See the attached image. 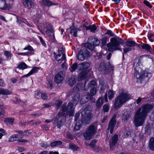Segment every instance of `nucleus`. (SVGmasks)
<instances>
[{"label":"nucleus","mask_w":154,"mask_h":154,"mask_svg":"<svg viewBox=\"0 0 154 154\" xmlns=\"http://www.w3.org/2000/svg\"><path fill=\"white\" fill-rule=\"evenodd\" d=\"M116 123V121H110L109 122L108 129H110V132L112 134L114 128L115 124Z\"/></svg>","instance_id":"19"},{"label":"nucleus","mask_w":154,"mask_h":154,"mask_svg":"<svg viewBox=\"0 0 154 154\" xmlns=\"http://www.w3.org/2000/svg\"><path fill=\"white\" fill-rule=\"evenodd\" d=\"M80 99V95L79 93H76L73 98L72 100L73 103L75 106Z\"/></svg>","instance_id":"21"},{"label":"nucleus","mask_w":154,"mask_h":154,"mask_svg":"<svg viewBox=\"0 0 154 154\" xmlns=\"http://www.w3.org/2000/svg\"><path fill=\"white\" fill-rule=\"evenodd\" d=\"M107 39V37H104L102 39V44L103 46H105L106 45Z\"/></svg>","instance_id":"52"},{"label":"nucleus","mask_w":154,"mask_h":154,"mask_svg":"<svg viewBox=\"0 0 154 154\" xmlns=\"http://www.w3.org/2000/svg\"><path fill=\"white\" fill-rule=\"evenodd\" d=\"M104 99L103 98H100L98 99L96 105L97 107H100L102 105L103 103Z\"/></svg>","instance_id":"29"},{"label":"nucleus","mask_w":154,"mask_h":154,"mask_svg":"<svg viewBox=\"0 0 154 154\" xmlns=\"http://www.w3.org/2000/svg\"><path fill=\"white\" fill-rule=\"evenodd\" d=\"M100 93H103L106 88V85L105 83H103L100 85Z\"/></svg>","instance_id":"41"},{"label":"nucleus","mask_w":154,"mask_h":154,"mask_svg":"<svg viewBox=\"0 0 154 154\" xmlns=\"http://www.w3.org/2000/svg\"><path fill=\"white\" fill-rule=\"evenodd\" d=\"M2 3L4 4L3 6L1 8L4 10L9 9L10 6L13 3L14 0H0Z\"/></svg>","instance_id":"12"},{"label":"nucleus","mask_w":154,"mask_h":154,"mask_svg":"<svg viewBox=\"0 0 154 154\" xmlns=\"http://www.w3.org/2000/svg\"><path fill=\"white\" fill-rule=\"evenodd\" d=\"M111 67V65L109 64L108 65H107L106 63L104 61H102L99 68V69L100 71H104L108 70L110 69V67Z\"/></svg>","instance_id":"17"},{"label":"nucleus","mask_w":154,"mask_h":154,"mask_svg":"<svg viewBox=\"0 0 154 154\" xmlns=\"http://www.w3.org/2000/svg\"><path fill=\"white\" fill-rule=\"evenodd\" d=\"M24 50H28L30 51H33L34 49L30 45H28L26 47L24 48Z\"/></svg>","instance_id":"51"},{"label":"nucleus","mask_w":154,"mask_h":154,"mask_svg":"<svg viewBox=\"0 0 154 154\" xmlns=\"http://www.w3.org/2000/svg\"><path fill=\"white\" fill-rule=\"evenodd\" d=\"M148 146L149 149L154 151V137H151L149 141Z\"/></svg>","instance_id":"24"},{"label":"nucleus","mask_w":154,"mask_h":154,"mask_svg":"<svg viewBox=\"0 0 154 154\" xmlns=\"http://www.w3.org/2000/svg\"><path fill=\"white\" fill-rule=\"evenodd\" d=\"M73 106H75L72 102L68 103L67 107L66 104H63L62 108V111L63 112H66L67 115H69V116H72L73 115L74 112Z\"/></svg>","instance_id":"7"},{"label":"nucleus","mask_w":154,"mask_h":154,"mask_svg":"<svg viewBox=\"0 0 154 154\" xmlns=\"http://www.w3.org/2000/svg\"><path fill=\"white\" fill-rule=\"evenodd\" d=\"M105 34L109 35L111 36H112L114 35V33L110 30H107Z\"/></svg>","instance_id":"57"},{"label":"nucleus","mask_w":154,"mask_h":154,"mask_svg":"<svg viewBox=\"0 0 154 154\" xmlns=\"http://www.w3.org/2000/svg\"><path fill=\"white\" fill-rule=\"evenodd\" d=\"M38 37H39V38L41 42H42V45L44 46H45L46 45V44L45 43L44 41L42 39V38L41 37H40V36H39Z\"/></svg>","instance_id":"61"},{"label":"nucleus","mask_w":154,"mask_h":154,"mask_svg":"<svg viewBox=\"0 0 154 154\" xmlns=\"http://www.w3.org/2000/svg\"><path fill=\"white\" fill-rule=\"evenodd\" d=\"M82 117L81 119L82 123L83 124H89L91 118L90 110L87 108H85L82 112Z\"/></svg>","instance_id":"6"},{"label":"nucleus","mask_w":154,"mask_h":154,"mask_svg":"<svg viewBox=\"0 0 154 154\" xmlns=\"http://www.w3.org/2000/svg\"><path fill=\"white\" fill-rule=\"evenodd\" d=\"M41 146L42 147H44L45 148H46L48 147L49 146L48 144L46 142H44L42 144Z\"/></svg>","instance_id":"56"},{"label":"nucleus","mask_w":154,"mask_h":154,"mask_svg":"<svg viewBox=\"0 0 154 154\" xmlns=\"http://www.w3.org/2000/svg\"><path fill=\"white\" fill-rule=\"evenodd\" d=\"M46 29L45 31L46 35L49 37L50 39L53 41L54 40V33L52 26L50 24H46Z\"/></svg>","instance_id":"10"},{"label":"nucleus","mask_w":154,"mask_h":154,"mask_svg":"<svg viewBox=\"0 0 154 154\" xmlns=\"http://www.w3.org/2000/svg\"><path fill=\"white\" fill-rule=\"evenodd\" d=\"M67 30L68 32H69L74 36L76 37L77 36V32L79 30V29L75 27L73 24V25L69 28Z\"/></svg>","instance_id":"16"},{"label":"nucleus","mask_w":154,"mask_h":154,"mask_svg":"<svg viewBox=\"0 0 154 154\" xmlns=\"http://www.w3.org/2000/svg\"><path fill=\"white\" fill-rule=\"evenodd\" d=\"M4 54L8 58L9 57H11V56L10 53L7 51H5Z\"/></svg>","instance_id":"59"},{"label":"nucleus","mask_w":154,"mask_h":154,"mask_svg":"<svg viewBox=\"0 0 154 154\" xmlns=\"http://www.w3.org/2000/svg\"><path fill=\"white\" fill-rule=\"evenodd\" d=\"M148 38L149 41L152 42H154V34L152 33H149L148 35Z\"/></svg>","instance_id":"43"},{"label":"nucleus","mask_w":154,"mask_h":154,"mask_svg":"<svg viewBox=\"0 0 154 154\" xmlns=\"http://www.w3.org/2000/svg\"><path fill=\"white\" fill-rule=\"evenodd\" d=\"M63 49L61 48L59 50L57 53H55L54 52L55 59L59 63H61L63 61L65 60H66L65 54L63 53Z\"/></svg>","instance_id":"9"},{"label":"nucleus","mask_w":154,"mask_h":154,"mask_svg":"<svg viewBox=\"0 0 154 154\" xmlns=\"http://www.w3.org/2000/svg\"><path fill=\"white\" fill-rule=\"evenodd\" d=\"M62 101L60 100H57L55 102V104L57 106V108L58 109L60 106V105L62 104Z\"/></svg>","instance_id":"47"},{"label":"nucleus","mask_w":154,"mask_h":154,"mask_svg":"<svg viewBox=\"0 0 154 154\" xmlns=\"http://www.w3.org/2000/svg\"><path fill=\"white\" fill-rule=\"evenodd\" d=\"M130 118L129 115L127 113H125L122 116V119L123 122H125L128 120Z\"/></svg>","instance_id":"34"},{"label":"nucleus","mask_w":154,"mask_h":154,"mask_svg":"<svg viewBox=\"0 0 154 154\" xmlns=\"http://www.w3.org/2000/svg\"><path fill=\"white\" fill-rule=\"evenodd\" d=\"M97 127L93 125H90L87 128L86 131L84 133L83 135L85 139L87 140H90L92 136L96 133Z\"/></svg>","instance_id":"5"},{"label":"nucleus","mask_w":154,"mask_h":154,"mask_svg":"<svg viewBox=\"0 0 154 154\" xmlns=\"http://www.w3.org/2000/svg\"><path fill=\"white\" fill-rule=\"evenodd\" d=\"M131 48H124L123 49L124 52V53H126L128 51H131Z\"/></svg>","instance_id":"64"},{"label":"nucleus","mask_w":154,"mask_h":154,"mask_svg":"<svg viewBox=\"0 0 154 154\" xmlns=\"http://www.w3.org/2000/svg\"><path fill=\"white\" fill-rule=\"evenodd\" d=\"M118 140V135L115 134L111 139L109 142V146L111 149L113 150L115 147V145Z\"/></svg>","instance_id":"15"},{"label":"nucleus","mask_w":154,"mask_h":154,"mask_svg":"<svg viewBox=\"0 0 154 154\" xmlns=\"http://www.w3.org/2000/svg\"><path fill=\"white\" fill-rule=\"evenodd\" d=\"M11 94V92L8 89L0 88V95L3 94L7 95L8 94Z\"/></svg>","instance_id":"28"},{"label":"nucleus","mask_w":154,"mask_h":154,"mask_svg":"<svg viewBox=\"0 0 154 154\" xmlns=\"http://www.w3.org/2000/svg\"><path fill=\"white\" fill-rule=\"evenodd\" d=\"M103 110L105 112H107L109 110V107L107 105H104L103 107Z\"/></svg>","instance_id":"55"},{"label":"nucleus","mask_w":154,"mask_h":154,"mask_svg":"<svg viewBox=\"0 0 154 154\" xmlns=\"http://www.w3.org/2000/svg\"><path fill=\"white\" fill-rule=\"evenodd\" d=\"M96 85V82L94 80L91 81L88 84V86L90 87L94 88Z\"/></svg>","instance_id":"45"},{"label":"nucleus","mask_w":154,"mask_h":154,"mask_svg":"<svg viewBox=\"0 0 154 154\" xmlns=\"http://www.w3.org/2000/svg\"><path fill=\"white\" fill-rule=\"evenodd\" d=\"M87 72L86 70H84L81 72L79 75V80H81L84 79L86 76Z\"/></svg>","instance_id":"25"},{"label":"nucleus","mask_w":154,"mask_h":154,"mask_svg":"<svg viewBox=\"0 0 154 154\" xmlns=\"http://www.w3.org/2000/svg\"><path fill=\"white\" fill-rule=\"evenodd\" d=\"M136 43L133 41H127L126 42V45L127 47H132L135 45Z\"/></svg>","instance_id":"37"},{"label":"nucleus","mask_w":154,"mask_h":154,"mask_svg":"<svg viewBox=\"0 0 154 154\" xmlns=\"http://www.w3.org/2000/svg\"><path fill=\"white\" fill-rule=\"evenodd\" d=\"M39 69V68H34L28 74L25 75L23 76L25 77H28L32 74L33 73L36 72Z\"/></svg>","instance_id":"27"},{"label":"nucleus","mask_w":154,"mask_h":154,"mask_svg":"<svg viewBox=\"0 0 154 154\" xmlns=\"http://www.w3.org/2000/svg\"><path fill=\"white\" fill-rule=\"evenodd\" d=\"M64 75L63 72L61 71L57 74L54 77V81L58 84L61 82L64 79Z\"/></svg>","instance_id":"14"},{"label":"nucleus","mask_w":154,"mask_h":154,"mask_svg":"<svg viewBox=\"0 0 154 154\" xmlns=\"http://www.w3.org/2000/svg\"><path fill=\"white\" fill-rule=\"evenodd\" d=\"M41 96L42 99L44 100H46L48 98V95L45 93H42Z\"/></svg>","instance_id":"48"},{"label":"nucleus","mask_w":154,"mask_h":154,"mask_svg":"<svg viewBox=\"0 0 154 154\" xmlns=\"http://www.w3.org/2000/svg\"><path fill=\"white\" fill-rule=\"evenodd\" d=\"M97 91V88H93L91 90L90 93L88 94V95L90 98H91V97L96 94Z\"/></svg>","instance_id":"33"},{"label":"nucleus","mask_w":154,"mask_h":154,"mask_svg":"<svg viewBox=\"0 0 154 154\" xmlns=\"http://www.w3.org/2000/svg\"><path fill=\"white\" fill-rule=\"evenodd\" d=\"M90 66V64L88 62H83L78 65V68L80 70L86 69Z\"/></svg>","instance_id":"18"},{"label":"nucleus","mask_w":154,"mask_h":154,"mask_svg":"<svg viewBox=\"0 0 154 154\" xmlns=\"http://www.w3.org/2000/svg\"><path fill=\"white\" fill-rule=\"evenodd\" d=\"M41 4L42 5L49 7L54 5L55 4L49 0H42L41 2Z\"/></svg>","instance_id":"23"},{"label":"nucleus","mask_w":154,"mask_h":154,"mask_svg":"<svg viewBox=\"0 0 154 154\" xmlns=\"http://www.w3.org/2000/svg\"><path fill=\"white\" fill-rule=\"evenodd\" d=\"M91 55V53L87 48H85L80 50L79 52L77 58L78 60H83L87 59Z\"/></svg>","instance_id":"8"},{"label":"nucleus","mask_w":154,"mask_h":154,"mask_svg":"<svg viewBox=\"0 0 154 154\" xmlns=\"http://www.w3.org/2000/svg\"><path fill=\"white\" fill-rule=\"evenodd\" d=\"M142 48L148 51H151L152 49L150 46L148 44H143L141 46Z\"/></svg>","instance_id":"30"},{"label":"nucleus","mask_w":154,"mask_h":154,"mask_svg":"<svg viewBox=\"0 0 154 154\" xmlns=\"http://www.w3.org/2000/svg\"><path fill=\"white\" fill-rule=\"evenodd\" d=\"M123 41L119 37H114L110 39V42L107 44L108 50L113 51L115 50H120L119 48L120 44H122Z\"/></svg>","instance_id":"3"},{"label":"nucleus","mask_w":154,"mask_h":154,"mask_svg":"<svg viewBox=\"0 0 154 154\" xmlns=\"http://www.w3.org/2000/svg\"><path fill=\"white\" fill-rule=\"evenodd\" d=\"M114 92L112 90H109L108 93V98L109 99H112L114 97Z\"/></svg>","instance_id":"39"},{"label":"nucleus","mask_w":154,"mask_h":154,"mask_svg":"<svg viewBox=\"0 0 154 154\" xmlns=\"http://www.w3.org/2000/svg\"><path fill=\"white\" fill-rule=\"evenodd\" d=\"M66 136L68 138L71 140H72L73 138L72 135L69 132L66 133Z\"/></svg>","instance_id":"53"},{"label":"nucleus","mask_w":154,"mask_h":154,"mask_svg":"<svg viewBox=\"0 0 154 154\" xmlns=\"http://www.w3.org/2000/svg\"><path fill=\"white\" fill-rule=\"evenodd\" d=\"M97 142V140H94L91 141L90 144H89V145L91 146V147L94 150H96V145L95 143Z\"/></svg>","instance_id":"40"},{"label":"nucleus","mask_w":154,"mask_h":154,"mask_svg":"<svg viewBox=\"0 0 154 154\" xmlns=\"http://www.w3.org/2000/svg\"><path fill=\"white\" fill-rule=\"evenodd\" d=\"M143 3L146 5L149 8H152V6L150 4L149 2L148 1L145 0L143 1Z\"/></svg>","instance_id":"54"},{"label":"nucleus","mask_w":154,"mask_h":154,"mask_svg":"<svg viewBox=\"0 0 154 154\" xmlns=\"http://www.w3.org/2000/svg\"><path fill=\"white\" fill-rule=\"evenodd\" d=\"M27 67V65L24 62L20 63L18 65L17 67L15 68V71L17 73H18V71H17V69H23Z\"/></svg>","instance_id":"20"},{"label":"nucleus","mask_w":154,"mask_h":154,"mask_svg":"<svg viewBox=\"0 0 154 154\" xmlns=\"http://www.w3.org/2000/svg\"><path fill=\"white\" fill-rule=\"evenodd\" d=\"M22 2L24 6L29 9L33 8L35 5L34 1L31 0H22Z\"/></svg>","instance_id":"13"},{"label":"nucleus","mask_w":154,"mask_h":154,"mask_svg":"<svg viewBox=\"0 0 154 154\" xmlns=\"http://www.w3.org/2000/svg\"><path fill=\"white\" fill-rule=\"evenodd\" d=\"M88 95H85L83 96L81 100L83 101V103H85L88 101Z\"/></svg>","instance_id":"46"},{"label":"nucleus","mask_w":154,"mask_h":154,"mask_svg":"<svg viewBox=\"0 0 154 154\" xmlns=\"http://www.w3.org/2000/svg\"><path fill=\"white\" fill-rule=\"evenodd\" d=\"M47 85V88H48L51 89L53 87L52 82L51 80L49 81Z\"/></svg>","instance_id":"49"},{"label":"nucleus","mask_w":154,"mask_h":154,"mask_svg":"<svg viewBox=\"0 0 154 154\" xmlns=\"http://www.w3.org/2000/svg\"><path fill=\"white\" fill-rule=\"evenodd\" d=\"M151 105L146 104L142 105L136 112L134 117V123L136 127L142 126L148 112L153 109Z\"/></svg>","instance_id":"1"},{"label":"nucleus","mask_w":154,"mask_h":154,"mask_svg":"<svg viewBox=\"0 0 154 154\" xmlns=\"http://www.w3.org/2000/svg\"><path fill=\"white\" fill-rule=\"evenodd\" d=\"M64 114L65 113H64L61 112H59L56 118L54 120L55 122L56 121H57L58 120L60 119V121L58 122L57 125V127L59 128H60L63 125L62 119V118H63V116Z\"/></svg>","instance_id":"11"},{"label":"nucleus","mask_w":154,"mask_h":154,"mask_svg":"<svg viewBox=\"0 0 154 154\" xmlns=\"http://www.w3.org/2000/svg\"><path fill=\"white\" fill-rule=\"evenodd\" d=\"M134 67L135 71L134 73V76L137 79L138 81H139L140 82L146 77H148L149 75H150V73L149 74L146 72H141V69L139 66V64L138 63H134Z\"/></svg>","instance_id":"4"},{"label":"nucleus","mask_w":154,"mask_h":154,"mask_svg":"<svg viewBox=\"0 0 154 154\" xmlns=\"http://www.w3.org/2000/svg\"><path fill=\"white\" fill-rule=\"evenodd\" d=\"M69 84L71 86H73L75 83V78L74 77H71L69 80Z\"/></svg>","instance_id":"38"},{"label":"nucleus","mask_w":154,"mask_h":154,"mask_svg":"<svg viewBox=\"0 0 154 154\" xmlns=\"http://www.w3.org/2000/svg\"><path fill=\"white\" fill-rule=\"evenodd\" d=\"M18 138H19V136L18 134H13L9 138L8 141L9 142H13L16 140Z\"/></svg>","instance_id":"32"},{"label":"nucleus","mask_w":154,"mask_h":154,"mask_svg":"<svg viewBox=\"0 0 154 154\" xmlns=\"http://www.w3.org/2000/svg\"><path fill=\"white\" fill-rule=\"evenodd\" d=\"M77 68H78V66L77 63H75L71 66L69 69L71 72H72L74 71Z\"/></svg>","instance_id":"42"},{"label":"nucleus","mask_w":154,"mask_h":154,"mask_svg":"<svg viewBox=\"0 0 154 154\" xmlns=\"http://www.w3.org/2000/svg\"><path fill=\"white\" fill-rule=\"evenodd\" d=\"M14 121V118H8L5 119L4 122L6 124L12 125Z\"/></svg>","instance_id":"31"},{"label":"nucleus","mask_w":154,"mask_h":154,"mask_svg":"<svg viewBox=\"0 0 154 154\" xmlns=\"http://www.w3.org/2000/svg\"><path fill=\"white\" fill-rule=\"evenodd\" d=\"M69 146L70 148L74 150H77L78 147L75 144L73 143H70L69 144Z\"/></svg>","instance_id":"44"},{"label":"nucleus","mask_w":154,"mask_h":154,"mask_svg":"<svg viewBox=\"0 0 154 154\" xmlns=\"http://www.w3.org/2000/svg\"><path fill=\"white\" fill-rule=\"evenodd\" d=\"M13 101L14 103L17 104L20 103V100L18 98L15 97L14 98Z\"/></svg>","instance_id":"58"},{"label":"nucleus","mask_w":154,"mask_h":154,"mask_svg":"<svg viewBox=\"0 0 154 154\" xmlns=\"http://www.w3.org/2000/svg\"><path fill=\"white\" fill-rule=\"evenodd\" d=\"M41 93L39 91H37L35 95V97L37 98H39L40 97Z\"/></svg>","instance_id":"63"},{"label":"nucleus","mask_w":154,"mask_h":154,"mask_svg":"<svg viewBox=\"0 0 154 154\" xmlns=\"http://www.w3.org/2000/svg\"><path fill=\"white\" fill-rule=\"evenodd\" d=\"M88 41L92 42L95 46H97L100 43V42L98 39L95 38H90L88 39Z\"/></svg>","instance_id":"22"},{"label":"nucleus","mask_w":154,"mask_h":154,"mask_svg":"<svg viewBox=\"0 0 154 154\" xmlns=\"http://www.w3.org/2000/svg\"><path fill=\"white\" fill-rule=\"evenodd\" d=\"M130 97L128 91L123 89L120 90L119 95L115 98V108L118 109L120 108L123 103L130 98Z\"/></svg>","instance_id":"2"},{"label":"nucleus","mask_w":154,"mask_h":154,"mask_svg":"<svg viewBox=\"0 0 154 154\" xmlns=\"http://www.w3.org/2000/svg\"><path fill=\"white\" fill-rule=\"evenodd\" d=\"M81 125L80 124H77V123L75 124V125L74 127V131H76L79 130L80 128Z\"/></svg>","instance_id":"50"},{"label":"nucleus","mask_w":154,"mask_h":154,"mask_svg":"<svg viewBox=\"0 0 154 154\" xmlns=\"http://www.w3.org/2000/svg\"><path fill=\"white\" fill-rule=\"evenodd\" d=\"M87 43H85V46L88 48V49L91 50H93L94 48V44L91 42H89Z\"/></svg>","instance_id":"26"},{"label":"nucleus","mask_w":154,"mask_h":154,"mask_svg":"<svg viewBox=\"0 0 154 154\" xmlns=\"http://www.w3.org/2000/svg\"><path fill=\"white\" fill-rule=\"evenodd\" d=\"M131 131L130 130L129 132H128L127 133H125L124 134V137H128L131 134Z\"/></svg>","instance_id":"62"},{"label":"nucleus","mask_w":154,"mask_h":154,"mask_svg":"<svg viewBox=\"0 0 154 154\" xmlns=\"http://www.w3.org/2000/svg\"><path fill=\"white\" fill-rule=\"evenodd\" d=\"M16 132L19 133L20 134L18 135L19 137H20L21 138H22L23 137V132L22 131L19 130V131H16Z\"/></svg>","instance_id":"60"},{"label":"nucleus","mask_w":154,"mask_h":154,"mask_svg":"<svg viewBox=\"0 0 154 154\" xmlns=\"http://www.w3.org/2000/svg\"><path fill=\"white\" fill-rule=\"evenodd\" d=\"M97 27L94 24L92 26H89L88 27H86V30H90L91 32H94L97 29Z\"/></svg>","instance_id":"36"},{"label":"nucleus","mask_w":154,"mask_h":154,"mask_svg":"<svg viewBox=\"0 0 154 154\" xmlns=\"http://www.w3.org/2000/svg\"><path fill=\"white\" fill-rule=\"evenodd\" d=\"M62 143V142L60 141H55L54 142H52L51 143L50 146L51 147H55L61 145Z\"/></svg>","instance_id":"35"}]
</instances>
